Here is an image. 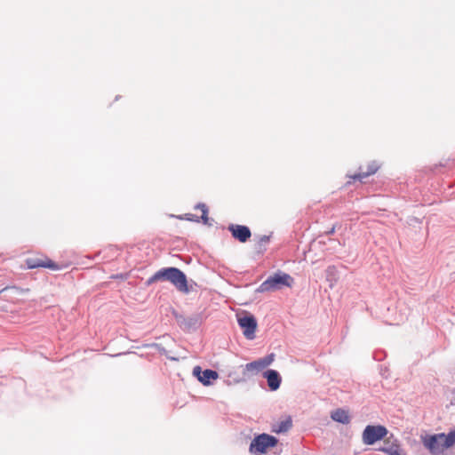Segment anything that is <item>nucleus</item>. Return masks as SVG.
Listing matches in <instances>:
<instances>
[{"label": "nucleus", "mask_w": 455, "mask_h": 455, "mask_svg": "<svg viewBox=\"0 0 455 455\" xmlns=\"http://www.w3.org/2000/svg\"><path fill=\"white\" fill-rule=\"evenodd\" d=\"M388 431L386 427L381 425H368L363 432V442L364 444L372 445L378 441L384 439Z\"/></svg>", "instance_id": "nucleus-5"}, {"label": "nucleus", "mask_w": 455, "mask_h": 455, "mask_svg": "<svg viewBox=\"0 0 455 455\" xmlns=\"http://www.w3.org/2000/svg\"><path fill=\"white\" fill-rule=\"evenodd\" d=\"M373 358H374L376 361H381V360H382V357L380 356V355H379V353H374V354H373Z\"/></svg>", "instance_id": "nucleus-22"}, {"label": "nucleus", "mask_w": 455, "mask_h": 455, "mask_svg": "<svg viewBox=\"0 0 455 455\" xmlns=\"http://www.w3.org/2000/svg\"><path fill=\"white\" fill-rule=\"evenodd\" d=\"M278 439L271 435L262 433L254 436L249 447V451L254 454H264L267 449L277 445Z\"/></svg>", "instance_id": "nucleus-3"}, {"label": "nucleus", "mask_w": 455, "mask_h": 455, "mask_svg": "<svg viewBox=\"0 0 455 455\" xmlns=\"http://www.w3.org/2000/svg\"><path fill=\"white\" fill-rule=\"evenodd\" d=\"M193 375L204 386L212 385L213 380L219 378L216 371L212 369L202 370L200 366L194 367Z\"/></svg>", "instance_id": "nucleus-9"}, {"label": "nucleus", "mask_w": 455, "mask_h": 455, "mask_svg": "<svg viewBox=\"0 0 455 455\" xmlns=\"http://www.w3.org/2000/svg\"><path fill=\"white\" fill-rule=\"evenodd\" d=\"M443 437L444 433L427 435L421 437V441L432 455H443L447 449L443 445Z\"/></svg>", "instance_id": "nucleus-4"}, {"label": "nucleus", "mask_w": 455, "mask_h": 455, "mask_svg": "<svg viewBox=\"0 0 455 455\" xmlns=\"http://www.w3.org/2000/svg\"><path fill=\"white\" fill-rule=\"evenodd\" d=\"M150 347H155L158 353L162 355H165L168 359L171 361H177L178 359L176 357H172L167 355L168 351L161 344L153 343L150 345Z\"/></svg>", "instance_id": "nucleus-20"}, {"label": "nucleus", "mask_w": 455, "mask_h": 455, "mask_svg": "<svg viewBox=\"0 0 455 455\" xmlns=\"http://www.w3.org/2000/svg\"><path fill=\"white\" fill-rule=\"evenodd\" d=\"M270 236L269 235H261L257 242V250L259 251H266V245L269 243Z\"/></svg>", "instance_id": "nucleus-19"}, {"label": "nucleus", "mask_w": 455, "mask_h": 455, "mask_svg": "<svg viewBox=\"0 0 455 455\" xmlns=\"http://www.w3.org/2000/svg\"><path fill=\"white\" fill-rule=\"evenodd\" d=\"M263 377L267 379L268 388L271 391H275L280 387L282 377L276 370L268 369L265 371Z\"/></svg>", "instance_id": "nucleus-12"}, {"label": "nucleus", "mask_w": 455, "mask_h": 455, "mask_svg": "<svg viewBox=\"0 0 455 455\" xmlns=\"http://www.w3.org/2000/svg\"><path fill=\"white\" fill-rule=\"evenodd\" d=\"M188 216H190V217H188V218H187V220H193V219H192L193 215H192V214H188Z\"/></svg>", "instance_id": "nucleus-24"}, {"label": "nucleus", "mask_w": 455, "mask_h": 455, "mask_svg": "<svg viewBox=\"0 0 455 455\" xmlns=\"http://www.w3.org/2000/svg\"><path fill=\"white\" fill-rule=\"evenodd\" d=\"M273 361L274 354H270L262 358L248 363L244 366L243 375H246L248 372L257 374L259 371H263L265 368H267L268 365H270Z\"/></svg>", "instance_id": "nucleus-8"}, {"label": "nucleus", "mask_w": 455, "mask_h": 455, "mask_svg": "<svg viewBox=\"0 0 455 455\" xmlns=\"http://www.w3.org/2000/svg\"><path fill=\"white\" fill-rule=\"evenodd\" d=\"M26 264L28 268L29 269H34L37 267H46L52 270L60 269V266L57 263L49 259H41L38 258H28L26 259Z\"/></svg>", "instance_id": "nucleus-11"}, {"label": "nucleus", "mask_w": 455, "mask_h": 455, "mask_svg": "<svg viewBox=\"0 0 455 455\" xmlns=\"http://www.w3.org/2000/svg\"><path fill=\"white\" fill-rule=\"evenodd\" d=\"M331 418L339 423L348 424L350 422V417L347 411L343 409H337L331 412Z\"/></svg>", "instance_id": "nucleus-14"}, {"label": "nucleus", "mask_w": 455, "mask_h": 455, "mask_svg": "<svg viewBox=\"0 0 455 455\" xmlns=\"http://www.w3.org/2000/svg\"><path fill=\"white\" fill-rule=\"evenodd\" d=\"M232 236L240 243L247 242L251 236L249 227L238 224H230L228 228Z\"/></svg>", "instance_id": "nucleus-10"}, {"label": "nucleus", "mask_w": 455, "mask_h": 455, "mask_svg": "<svg viewBox=\"0 0 455 455\" xmlns=\"http://www.w3.org/2000/svg\"><path fill=\"white\" fill-rule=\"evenodd\" d=\"M158 281H169L178 291L185 293L189 292L187 276L178 267H169L159 269L146 281V284L149 286Z\"/></svg>", "instance_id": "nucleus-1"}, {"label": "nucleus", "mask_w": 455, "mask_h": 455, "mask_svg": "<svg viewBox=\"0 0 455 455\" xmlns=\"http://www.w3.org/2000/svg\"><path fill=\"white\" fill-rule=\"evenodd\" d=\"M443 443L444 447L447 449L455 445V428L451 430L448 434H444Z\"/></svg>", "instance_id": "nucleus-17"}, {"label": "nucleus", "mask_w": 455, "mask_h": 455, "mask_svg": "<svg viewBox=\"0 0 455 455\" xmlns=\"http://www.w3.org/2000/svg\"><path fill=\"white\" fill-rule=\"evenodd\" d=\"M292 427V419L290 416L278 422L276 428L274 429L276 433H284L291 429Z\"/></svg>", "instance_id": "nucleus-16"}, {"label": "nucleus", "mask_w": 455, "mask_h": 455, "mask_svg": "<svg viewBox=\"0 0 455 455\" xmlns=\"http://www.w3.org/2000/svg\"><path fill=\"white\" fill-rule=\"evenodd\" d=\"M280 452H281V450H280L279 451H274V452H273V455H279V454H280Z\"/></svg>", "instance_id": "nucleus-25"}, {"label": "nucleus", "mask_w": 455, "mask_h": 455, "mask_svg": "<svg viewBox=\"0 0 455 455\" xmlns=\"http://www.w3.org/2000/svg\"><path fill=\"white\" fill-rule=\"evenodd\" d=\"M237 322L243 330V334L247 339L255 338V331L257 329V320L251 314L246 313L243 315H237Z\"/></svg>", "instance_id": "nucleus-6"}, {"label": "nucleus", "mask_w": 455, "mask_h": 455, "mask_svg": "<svg viewBox=\"0 0 455 455\" xmlns=\"http://www.w3.org/2000/svg\"><path fill=\"white\" fill-rule=\"evenodd\" d=\"M204 322L202 313H195L187 317L179 320L180 325L183 331L191 332L196 331Z\"/></svg>", "instance_id": "nucleus-7"}, {"label": "nucleus", "mask_w": 455, "mask_h": 455, "mask_svg": "<svg viewBox=\"0 0 455 455\" xmlns=\"http://www.w3.org/2000/svg\"><path fill=\"white\" fill-rule=\"evenodd\" d=\"M334 233V228H332L330 231L327 232V234L331 235Z\"/></svg>", "instance_id": "nucleus-23"}, {"label": "nucleus", "mask_w": 455, "mask_h": 455, "mask_svg": "<svg viewBox=\"0 0 455 455\" xmlns=\"http://www.w3.org/2000/svg\"><path fill=\"white\" fill-rule=\"evenodd\" d=\"M326 273L328 275V278H332V275L334 276V274L337 273V267L335 266H329L326 269Z\"/></svg>", "instance_id": "nucleus-21"}, {"label": "nucleus", "mask_w": 455, "mask_h": 455, "mask_svg": "<svg viewBox=\"0 0 455 455\" xmlns=\"http://www.w3.org/2000/svg\"><path fill=\"white\" fill-rule=\"evenodd\" d=\"M379 450L388 455H404L397 443H388V440H387L386 445Z\"/></svg>", "instance_id": "nucleus-15"}, {"label": "nucleus", "mask_w": 455, "mask_h": 455, "mask_svg": "<svg viewBox=\"0 0 455 455\" xmlns=\"http://www.w3.org/2000/svg\"><path fill=\"white\" fill-rule=\"evenodd\" d=\"M380 165L376 161H371L367 165V170L363 172L362 170V167H360V172L358 173L354 174L353 176H350L351 179L354 180H359L360 182L363 181L364 178L369 177L370 175H372L377 172V171L379 169Z\"/></svg>", "instance_id": "nucleus-13"}, {"label": "nucleus", "mask_w": 455, "mask_h": 455, "mask_svg": "<svg viewBox=\"0 0 455 455\" xmlns=\"http://www.w3.org/2000/svg\"><path fill=\"white\" fill-rule=\"evenodd\" d=\"M294 279L289 274L278 270L274 275L268 276L257 289V292H267L280 290L283 287H291Z\"/></svg>", "instance_id": "nucleus-2"}, {"label": "nucleus", "mask_w": 455, "mask_h": 455, "mask_svg": "<svg viewBox=\"0 0 455 455\" xmlns=\"http://www.w3.org/2000/svg\"><path fill=\"white\" fill-rule=\"evenodd\" d=\"M196 209H199L201 210L202 212V216H201V219H202V221L204 222V224H207L208 223V207L204 203H198L196 207Z\"/></svg>", "instance_id": "nucleus-18"}]
</instances>
